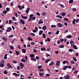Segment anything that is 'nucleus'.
I'll list each match as a JSON object with an SVG mask.
<instances>
[{
    "mask_svg": "<svg viewBox=\"0 0 79 79\" xmlns=\"http://www.w3.org/2000/svg\"><path fill=\"white\" fill-rule=\"evenodd\" d=\"M76 21V19H74L72 22L73 24H76V23H75V21Z\"/></svg>",
    "mask_w": 79,
    "mask_h": 79,
    "instance_id": "nucleus-26",
    "label": "nucleus"
},
{
    "mask_svg": "<svg viewBox=\"0 0 79 79\" xmlns=\"http://www.w3.org/2000/svg\"><path fill=\"white\" fill-rule=\"evenodd\" d=\"M57 44H60V40H58L57 41Z\"/></svg>",
    "mask_w": 79,
    "mask_h": 79,
    "instance_id": "nucleus-60",
    "label": "nucleus"
},
{
    "mask_svg": "<svg viewBox=\"0 0 79 79\" xmlns=\"http://www.w3.org/2000/svg\"><path fill=\"white\" fill-rule=\"evenodd\" d=\"M54 64V62L53 61H52L51 62V63L49 64V66H52V65H53Z\"/></svg>",
    "mask_w": 79,
    "mask_h": 79,
    "instance_id": "nucleus-23",
    "label": "nucleus"
},
{
    "mask_svg": "<svg viewBox=\"0 0 79 79\" xmlns=\"http://www.w3.org/2000/svg\"><path fill=\"white\" fill-rule=\"evenodd\" d=\"M22 53H26V50L25 49H23L22 50Z\"/></svg>",
    "mask_w": 79,
    "mask_h": 79,
    "instance_id": "nucleus-10",
    "label": "nucleus"
},
{
    "mask_svg": "<svg viewBox=\"0 0 79 79\" xmlns=\"http://www.w3.org/2000/svg\"><path fill=\"white\" fill-rule=\"evenodd\" d=\"M60 48H64V46L63 45H60Z\"/></svg>",
    "mask_w": 79,
    "mask_h": 79,
    "instance_id": "nucleus-35",
    "label": "nucleus"
},
{
    "mask_svg": "<svg viewBox=\"0 0 79 79\" xmlns=\"http://www.w3.org/2000/svg\"><path fill=\"white\" fill-rule=\"evenodd\" d=\"M61 15L62 16H66V14H65V13L63 12L61 13Z\"/></svg>",
    "mask_w": 79,
    "mask_h": 79,
    "instance_id": "nucleus-28",
    "label": "nucleus"
},
{
    "mask_svg": "<svg viewBox=\"0 0 79 79\" xmlns=\"http://www.w3.org/2000/svg\"><path fill=\"white\" fill-rule=\"evenodd\" d=\"M69 52H72L73 51V50L72 49H69Z\"/></svg>",
    "mask_w": 79,
    "mask_h": 79,
    "instance_id": "nucleus-39",
    "label": "nucleus"
},
{
    "mask_svg": "<svg viewBox=\"0 0 79 79\" xmlns=\"http://www.w3.org/2000/svg\"><path fill=\"white\" fill-rule=\"evenodd\" d=\"M73 60L75 61H77V59H76L75 57H73Z\"/></svg>",
    "mask_w": 79,
    "mask_h": 79,
    "instance_id": "nucleus-42",
    "label": "nucleus"
},
{
    "mask_svg": "<svg viewBox=\"0 0 79 79\" xmlns=\"http://www.w3.org/2000/svg\"><path fill=\"white\" fill-rule=\"evenodd\" d=\"M7 29L6 30V31L7 32H10V31H11V30H12V28L11 27H8Z\"/></svg>",
    "mask_w": 79,
    "mask_h": 79,
    "instance_id": "nucleus-3",
    "label": "nucleus"
},
{
    "mask_svg": "<svg viewBox=\"0 0 79 79\" xmlns=\"http://www.w3.org/2000/svg\"><path fill=\"white\" fill-rule=\"evenodd\" d=\"M21 61H22V62H23V63H25L26 62V60L23 58L22 59H21Z\"/></svg>",
    "mask_w": 79,
    "mask_h": 79,
    "instance_id": "nucleus-19",
    "label": "nucleus"
},
{
    "mask_svg": "<svg viewBox=\"0 0 79 79\" xmlns=\"http://www.w3.org/2000/svg\"><path fill=\"white\" fill-rule=\"evenodd\" d=\"M13 37V35H10L9 36V37L10 38H11V37Z\"/></svg>",
    "mask_w": 79,
    "mask_h": 79,
    "instance_id": "nucleus-62",
    "label": "nucleus"
},
{
    "mask_svg": "<svg viewBox=\"0 0 79 79\" xmlns=\"http://www.w3.org/2000/svg\"><path fill=\"white\" fill-rule=\"evenodd\" d=\"M45 76H46V77H50V74H49L48 73H47L45 75Z\"/></svg>",
    "mask_w": 79,
    "mask_h": 79,
    "instance_id": "nucleus-25",
    "label": "nucleus"
},
{
    "mask_svg": "<svg viewBox=\"0 0 79 79\" xmlns=\"http://www.w3.org/2000/svg\"><path fill=\"white\" fill-rule=\"evenodd\" d=\"M66 37L67 39H71L72 37V35H68L66 36Z\"/></svg>",
    "mask_w": 79,
    "mask_h": 79,
    "instance_id": "nucleus-8",
    "label": "nucleus"
},
{
    "mask_svg": "<svg viewBox=\"0 0 79 79\" xmlns=\"http://www.w3.org/2000/svg\"><path fill=\"white\" fill-rule=\"evenodd\" d=\"M42 32H43V31H40L39 32V35H42L43 34Z\"/></svg>",
    "mask_w": 79,
    "mask_h": 79,
    "instance_id": "nucleus-18",
    "label": "nucleus"
},
{
    "mask_svg": "<svg viewBox=\"0 0 79 79\" xmlns=\"http://www.w3.org/2000/svg\"><path fill=\"white\" fill-rule=\"evenodd\" d=\"M0 66H1V68H3V67L4 66V64L2 63L1 64H0Z\"/></svg>",
    "mask_w": 79,
    "mask_h": 79,
    "instance_id": "nucleus-32",
    "label": "nucleus"
},
{
    "mask_svg": "<svg viewBox=\"0 0 79 79\" xmlns=\"http://www.w3.org/2000/svg\"><path fill=\"white\" fill-rule=\"evenodd\" d=\"M79 22V19H75V22L76 23H78Z\"/></svg>",
    "mask_w": 79,
    "mask_h": 79,
    "instance_id": "nucleus-24",
    "label": "nucleus"
},
{
    "mask_svg": "<svg viewBox=\"0 0 79 79\" xmlns=\"http://www.w3.org/2000/svg\"><path fill=\"white\" fill-rule=\"evenodd\" d=\"M36 14L37 15H38V16H40V14L39 12H36Z\"/></svg>",
    "mask_w": 79,
    "mask_h": 79,
    "instance_id": "nucleus-52",
    "label": "nucleus"
},
{
    "mask_svg": "<svg viewBox=\"0 0 79 79\" xmlns=\"http://www.w3.org/2000/svg\"><path fill=\"white\" fill-rule=\"evenodd\" d=\"M21 16L24 19H27V17L26 16H23V15H21Z\"/></svg>",
    "mask_w": 79,
    "mask_h": 79,
    "instance_id": "nucleus-7",
    "label": "nucleus"
},
{
    "mask_svg": "<svg viewBox=\"0 0 79 79\" xmlns=\"http://www.w3.org/2000/svg\"><path fill=\"white\" fill-rule=\"evenodd\" d=\"M30 56L31 58H34V57L35 56V55L34 54H30Z\"/></svg>",
    "mask_w": 79,
    "mask_h": 79,
    "instance_id": "nucleus-14",
    "label": "nucleus"
},
{
    "mask_svg": "<svg viewBox=\"0 0 79 79\" xmlns=\"http://www.w3.org/2000/svg\"><path fill=\"white\" fill-rule=\"evenodd\" d=\"M41 51H45V50H46V48H45L42 47L41 48Z\"/></svg>",
    "mask_w": 79,
    "mask_h": 79,
    "instance_id": "nucleus-11",
    "label": "nucleus"
},
{
    "mask_svg": "<svg viewBox=\"0 0 79 79\" xmlns=\"http://www.w3.org/2000/svg\"><path fill=\"white\" fill-rule=\"evenodd\" d=\"M57 26L58 27H63V25L61 23H58L57 24Z\"/></svg>",
    "mask_w": 79,
    "mask_h": 79,
    "instance_id": "nucleus-2",
    "label": "nucleus"
},
{
    "mask_svg": "<svg viewBox=\"0 0 79 79\" xmlns=\"http://www.w3.org/2000/svg\"><path fill=\"white\" fill-rule=\"evenodd\" d=\"M72 10L73 11H76V8H73Z\"/></svg>",
    "mask_w": 79,
    "mask_h": 79,
    "instance_id": "nucleus-55",
    "label": "nucleus"
},
{
    "mask_svg": "<svg viewBox=\"0 0 79 79\" xmlns=\"http://www.w3.org/2000/svg\"><path fill=\"white\" fill-rule=\"evenodd\" d=\"M39 74H40V76L41 77L43 76V75H44V73H40Z\"/></svg>",
    "mask_w": 79,
    "mask_h": 79,
    "instance_id": "nucleus-30",
    "label": "nucleus"
},
{
    "mask_svg": "<svg viewBox=\"0 0 79 79\" xmlns=\"http://www.w3.org/2000/svg\"><path fill=\"white\" fill-rule=\"evenodd\" d=\"M59 5L61 6V8H64V6L61 4H59Z\"/></svg>",
    "mask_w": 79,
    "mask_h": 79,
    "instance_id": "nucleus-36",
    "label": "nucleus"
},
{
    "mask_svg": "<svg viewBox=\"0 0 79 79\" xmlns=\"http://www.w3.org/2000/svg\"><path fill=\"white\" fill-rule=\"evenodd\" d=\"M64 79H69L70 77H69V75H67L64 77Z\"/></svg>",
    "mask_w": 79,
    "mask_h": 79,
    "instance_id": "nucleus-5",
    "label": "nucleus"
},
{
    "mask_svg": "<svg viewBox=\"0 0 79 79\" xmlns=\"http://www.w3.org/2000/svg\"><path fill=\"white\" fill-rule=\"evenodd\" d=\"M46 15V14L45 13H43L42 14V15L43 16H45Z\"/></svg>",
    "mask_w": 79,
    "mask_h": 79,
    "instance_id": "nucleus-46",
    "label": "nucleus"
},
{
    "mask_svg": "<svg viewBox=\"0 0 79 79\" xmlns=\"http://www.w3.org/2000/svg\"><path fill=\"white\" fill-rule=\"evenodd\" d=\"M10 47L11 50H14V47L12 46H10Z\"/></svg>",
    "mask_w": 79,
    "mask_h": 79,
    "instance_id": "nucleus-27",
    "label": "nucleus"
},
{
    "mask_svg": "<svg viewBox=\"0 0 79 79\" xmlns=\"http://www.w3.org/2000/svg\"><path fill=\"white\" fill-rule=\"evenodd\" d=\"M7 55H8V54H6L4 56V58L5 59V60L7 59Z\"/></svg>",
    "mask_w": 79,
    "mask_h": 79,
    "instance_id": "nucleus-17",
    "label": "nucleus"
},
{
    "mask_svg": "<svg viewBox=\"0 0 79 79\" xmlns=\"http://www.w3.org/2000/svg\"><path fill=\"white\" fill-rule=\"evenodd\" d=\"M31 60H34V61H36L37 59H34V58H31Z\"/></svg>",
    "mask_w": 79,
    "mask_h": 79,
    "instance_id": "nucleus-40",
    "label": "nucleus"
},
{
    "mask_svg": "<svg viewBox=\"0 0 79 79\" xmlns=\"http://www.w3.org/2000/svg\"><path fill=\"white\" fill-rule=\"evenodd\" d=\"M43 37L44 38H45L46 37V36H45V34L44 33L43 34Z\"/></svg>",
    "mask_w": 79,
    "mask_h": 79,
    "instance_id": "nucleus-37",
    "label": "nucleus"
},
{
    "mask_svg": "<svg viewBox=\"0 0 79 79\" xmlns=\"http://www.w3.org/2000/svg\"><path fill=\"white\" fill-rule=\"evenodd\" d=\"M32 32H34V33H35V32H36V30H33L32 31Z\"/></svg>",
    "mask_w": 79,
    "mask_h": 79,
    "instance_id": "nucleus-63",
    "label": "nucleus"
},
{
    "mask_svg": "<svg viewBox=\"0 0 79 79\" xmlns=\"http://www.w3.org/2000/svg\"><path fill=\"white\" fill-rule=\"evenodd\" d=\"M39 70H40V72H42V71H44V69H39Z\"/></svg>",
    "mask_w": 79,
    "mask_h": 79,
    "instance_id": "nucleus-44",
    "label": "nucleus"
},
{
    "mask_svg": "<svg viewBox=\"0 0 79 79\" xmlns=\"http://www.w3.org/2000/svg\"><path fill=\"white\" fill-rule=\"evenodd\" d=\"M20 67L21 69H23V68L24 67V65L22 62L20 63Z\"/></svg>",
    "mask_w": 79,
    "mask_h": 79,
    "instance_id": "nucleus-1",
    "label": "nucleus"
},
{
    "mask_svg": "<svg viewBox=\"0 0 79 79\" xmlns=\"http://www.w3.org/2000/svg\"><path fill=\"white\" fill-rule=\"evenodd\" d=\"M60 61L57 60L56 63V65L57 66H60Z\"/></svg>",
    "mask_w": 79,
    "mask_h": 79,
    "instance_id": "nucleus-4",
    "label": "nucleus"
},
{
    "mask_svg": "<svg viewBox=\"0 0 79 79\" xmlns=\"http://www.w3.org/2000/svg\"><path fill=\"white\" fill-rule=\"evenodd\" d=\"M47 40L48 42H50V39L49 38H47Z\"/></svg>",
    "mask_w": 79,
    "mask_h": 79,
    "instance_id": "nucleus-49",
    "label": "nucleus"
},
{
    "mask_svg": "<svg viewBox=\"0 0 79 79\" xmlns=\"http://www.w3.org/2000/svg\"><path fill=\"white\" fill-rule=\"evenodd\" d=\"M50 61V59H48L46 61H45V62L46 63H48V61Z\"/></svg>",
    "mask_w": 79,
    "mask_h": 79,
    "instance_id": "nucleus-47",
    "label": "nucleus"
},
{
    "mask_svg": "<svg viewBox=\"0 0 79 79\" xmlns=\"http://www.w3.org/2000/svg\"><path fill=\"white\" fill-rule=\"evenodd\" d=\"M13 75L16 76H17V77H18V76H19V75L15 73H13Z\"/></svg>",
    "mask_w": 79,
    "mask_h": 79,
    "instance_id": "nucleus-21",
    "label": "nucleus"
},
{
    "mask_svg": "<svg viewBox=\"0 0 79 79\" xmlns=\"http://www.w3.org/2000/svg\"><path fill=\"white\" fill-rule=\"evenodd\" d=\"M73 48H74V49H75V50H77V48L76 46V45H74L73 46Z\"/></svg>",
    "mask_w": 79,
    "mask_h": 79,
    "instance_id": "nucleus-16",
    "label": "nucleus"
},
{
    "mask_svg": "<svg viewBox=\"0 0 79 79\" xmlns=\"http://www.w3.org/2000/svg\"><path fill=\"white\" fill-rule=\"evenodd\" d=\"M66 60H64L63 62V64H66Z\"/></svg>",
    "mask_w": 79,
    "mask_h": 79,
    "instance_id": "nucleus-58",
    "label": "nucleus"
},
{
    "mask_svg": "<svg viewBox=\"0 0 79 79\" xmlns=\"http://www.w3.org/2000/svg\"><path fill=\"white\" fill-rule=\"evenodd\" d=\"M6 65L8 67H10V68L12 69V66L10 65V63H7L6 64Z\"/></svg>",
    "mask_w": 79,
    "mask_h": 79,
    "instance_id": "nucleus-9",
    "label": "nucleus"
},
{
    "mask_svg": "<svg viewBox=\"0 0 79 79\" xmlns=\"http://www.w3.org/2000/svg\"><path fill=\"white\" fill-rule=\"evenodd\" d=\"M31 44L32 45H34L35 44V43H34V42H32L31 43Z\"/></svg>",
    "mask_w": 79,
    "mask_h": 79,
    "instance_id": "nucleus-50",
    "label": "nucleus"
},
{
    "mask_svg": "<svg viewBox=\"0 0 79 79\" xmlns=\"http://www.w3.org/2000/svg\"><path fill=\"white\" fill-rule=\"evenodd\" d=\"M32 16H34V15L33 14H31L30 15V18H32Z\"/></svg>",
    "mask_w": 79,
    "mask_h": 79,
    "instance_id": "nucleus-53",
    "label": "nucleus"
},
{
    "mask_svg": "<svg viewBox=\"0 0 79 79\" xmlns=\"http://www.w3.org/2000/svg\"><path fill=\"white\" fill-rule=\"evenodd\" d=\"M6 13H7V11H6V10H4L3 11V14L6 15Z\"/></svg>",
    "mask_w": 79,
    "mask_h": 79,
    "instance_id": "nucleus-31",
    "label": "nucleus"
},
{
    "mask_svg": "<svg viewBox=\"0 0 79 79\" xmlns=\"http://www.w3.org/2000/svg\"><path fill=\"white\" fill-rule=\"evenodd\" d=\"M16 54L17 55H19V52H18L17 51H16Z\"/></svg>",
    "mask_w": 79,
    "mask_h": 79,
    "instance_id": "nucleus-56",
    "label": "nucleus"
},
{
    "mask_svg": "<svg viewBox=\"0 0 79 79\" xmlns=\"http://www.w3.org/2000/svg\"><path fill=\"white\" fill-rule=\"evenodd\" d=\"M10 4H11V6H14V3H13V2H11V3H10Z\"/></svg>",
    "mask_w": 79,
    "mask_h": 79,
    "instance_id": "nucleus-45",
    "label": "nucleus"
},
{
    "mask_svg": "<svg viewBox=\"0 0 79 79\" xmlns=\"http://www.w3.org/2000/svg\"><path fill=\"white\" fill-rule=\"evenodd\" d=\"M70 44L71 45H73V44H74V41H71L70 42Z\"/></svg>",
    "mask_w": 79,
    "mask_h": 79,
    "instance_id": "nucleus-29",
    "label": "nucleus"
},
{
    "mask_svg": "<svg viewBox=\"0 0 79 79\" xmlns=\"http://www.w3.org/2000/svg\"><path fill=\"white\" fill-rule=\"evenodd\" d=\"M64 20H65V21H69V19L67 18H64Z\"/></svg>",
    "mask_w": 79,
    "mask_h": 79,
    "instance_id": "nucleus-48",
    "label": "nucleus"
},
{
    "mask_svg": "<svg viewBox=\"0 0 79 79\" xmlns=\"http://www.w3.org/2000/svg\"><path fill=\"white\" fill-rule=\"evenodd\" d=\"M51 27L52 28H54V27H56V25H53L51 26Z\"/></svg>",
    "mask_w": 79,
    "mask_h": 79,
    "instance_id": "nucleus-33",
    "label": "nucleus"
},
{
    "mask_svg": "<svg viewBox=\"0 0 79 79\" xmlns=\"http://www.w3.org/2000/svg\"><path fill=\"white\" fill-rule=\"evenodd\" d=\"M68 68V66H65L64 67V68H63V70H66Z\"/></svg>",
    "mask_w": 79,
    "mask_h": 79,
    "instance_id": "nucleus-13",
    "label": "nucleus"
},
{
    "mask_svg": "<svg viewBox=\"0 0 79 79\" xmlns=\"http://www.w3.org/2000/svg\"><path fill=\"white\" fill-rule=\"evenodd\" d=\"M39 24H43L44 23V22L43 21H39L38 22Z\"/></svg>",
    "mask_w": 79,
    "mask_h": 79,
    "instance_id": "nucleus-41",
    "label": "nucleus"
},
{
    "mask_svg": "<svg viewBox=\"0 0 79 79\" xmlns=\"http://www.w3.org/2000/svg\"><path fill=\"white\" fill-rule=\"evenodd\" d=\"M12 18L13 19V20L14 21H15V19H16V18L15 17H13Z\"/></svg>",
    "mask_w": 79,
    "mask_h": 79,
    "instance_id": "nucleus-61",
    "label": "nucleus"
},
{
    "mask_svg": "<svg viewBox=\"0 0 79 79\" xmlns=\"http://www.w3.org/2000/svg\"><path fill=\"white\" fill-rule=\"evenodd\" d=\"M35 19V17H31V20H34Z\"/></svg>",
    "mask_w": 79,
    "mask_h": 79,
    "instance_id": "nucleus-34",
    "label": "nucleus"
},
{
    "mask_svg": "<svg viewBox=\"0 0 79 79\" xmlns=\"http://www.w3.org/2000/svg\"><path fill=\"white\" fill-rule=\"evenodd\" d=\"M55 71L56 72H59V70L58 69H55Z\"/></svg>",
    "mask_w": 79,
    "mask_h": 79,
    "instance_id": "nucleus-64",
    "label": "nucleus"
},
{
    "mask_svg": "<svg viewBox=\"0 0 79 79\" xmlns=\"http://www.w3.org/2000/svg\"><path fill=\"white\" fill-rule=\"evenodd\" d=\"M9 24H11V23H12V21L11 20H9Z\"/></svg>",
    "mask_w": 79,
    "mask_h": 79,
    "instance_id": "nucleus-54",
    "label": "nucleus"
},
{
    "mask_svg": "<svg viewBox=\"0 0 79 79\" xmlns=\"http://www.w3.org/2000/svg\"><path fill=\"white\" fill-rule=\"evenodd\" d=\"M68 68H69V69H71V66L70 65H68Z\"/></svg>",
    "mask_w": 79,
    "mask_h": 79,
    "instance_id": "nucleus-59",
    "label": "nucleus"
},
{
    "mask_svg": "<svg viewBox=\"0 0 79 79\" xmlns=\"http://www.w3.org/2000/svg\"><path fill=\"white\" fill-rule=\"evenodd\" d=\"M59 32H60V31L58 30L56 32V34H57V35H58V34H59Z\"/></svg>",
    "mask_w": 79,
    "mask_h": 79,
    "instance_id": "nucleus-51",
    "label": "nucleus"
},
{
    "mask_svg": "<svg viewBox=\"0 0 79 79\" xmlns=\"http://www.w3.org/2000/svg\"><path fill=\"white\" fill-rule=\"evenodd\" d=\"M56 18H60V19H62L63 18V17L61 16H60V15H57L56 16Z\"/></svg>",
    "mask_w": 79,
    "mask_h": 79,
    "instance_id": "nucleus-20",
    "label": "nucleus"
},
{
    "mask_svg": "<svg viewBox=\"0 0 79 79\" xmlns=\"http://www.w3.org/2000/svg\"><path fill=\"white\" fill-rule=\"evenodd\" d=\"M37 68L39 69H40V68H42V65L38 66Z\"/></svg>",
    "mask_w": 79,
    "mask_h": 79,
    "instance_id": "nucleus-38",
    "label": "nucleus"
},
{
    "mask_svg": "<svg viewBox=\"0 0 79 79\" xmlns=\"http://www.w3.org/2000/svg\"><path fill=\"white\" fill-rule=\"evenodd\" d=\"M30 34L31 35H32V36H35V35L34 33H31V34Z\"/></svg>",
    "mask_w": 79,
    "mask_h": 79,
    "instance_id": "nucleus-43",
    "label": "nucleus"
},
{
    "mask_svg": "<svg viewBox=\"0 0 79 79\" xmlns=\"http://www.w3.org/2000/svg\"><path fill=\"white\" fill-rule=\"evenodd\" d=\"M73 2L74 1H73V0H70L69 1V3H73Z\"/></svg>",
    "mask_w": 79,
    "mask_h": 79,
    "instance_id": "nucleus-15",
    "label": "nucleus"
},
{
    "mask_svg": "<svg viewBox=\"0 0 79 79\" xmlns=\"http://www.w3.org/2000/svg\"><path fill=\"white\" fill-rule=\"evenodd\" d=\"M6 10L7 11H9L10 10V9H9V8L7 7L6 8Z\"/></svg>",
    "mask_w": 79,
    "mask_h": 79,
    "instance_id": "nucleus-57",
    "label": "nucleus"
},
{
    "mask_svg": "<svg viewBox=\"0 0 79 79\" xmlns=\"http://www.w3.org/2000/svg\"><path fill=\"white\" fill-rule=\"evenodd\" d=\"M46 27H47L46 26L44 25L42 27V28L43 29V30H46V29H47Z\"/></svg>",
    "mask_w": 79,
    "mask_h": 79,
    "instance_id": "nucleus-12",
    "label": "nucleus"
},
{
    "mask_svg": "<svg viewBox=\"0 0 79 79\" xmlns=\"http://www.w3.org/2000/svg\"><path fill=\"white\" fill-rule=\"evenodd\" d=\"M20 23L22 24L23 25H24V24H25V22H24V20L22 19H20Z\"/></svg>",
    "mask_w": 79,
    "mask_h": 79,
    "instance_id": "nucleus-6",
    "label": "nucleus"
},
{
    "mask_svg": "<svg viewBox=\"0 0 79 79\" xmlns=\"http://www.w3.org/2000/svg\"><path fill=\"white\" fill-rule=\"evenodd\" d=\"M3 73L4 74H8V72L6 70H5L3 72Z\"/></svg>",
    "mask_w": 79,
    "mask_h": 79,
    "instance_id": "nucleus-22",
    "label": "nucleus"
}]
</instances>
